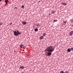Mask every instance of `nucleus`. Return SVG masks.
Masks as SVG:
<instances>
[{
  "instance_id": "nucleus-8",
  "label": "nucleus",
  "mask_w": 73,
  "mask_h": 73,
  "mask_svg": "<svg viewBox=\"0 0 73 73\" xmlns=\"http://www.w3.org/2000/svg\"><path fill=\"white\" fill-rule=\"evenodd\" d=\"M8 1L7 0H5V3H6V4H8Z\"/></svg>"
},
{
  "instance_id": "nucleus-13",
  "label": "nucleus",
  "mask_w": 73,
  "mask_h": 73,
  "mask_svg": "<svg viewBox=\"0 0 73 73\" xmlns=\"http://www.w3.org/2000/svg\"><path fill=\"white\" fill-rule=\"evenodd\" d=\"M70 49L72 51H73V48H71Z\"/></svg>"
},
{
  "instance_id": "nucleus-22",
  "label": "nucleus",
  "mask_w": 73,
  "mask_h": 73,
  "mask_svg": "<svg viewBox=\"0 0 73 73\" xmlns=\"http://www.w3.org/2000/svg\"><path fill=\"white\" fill-rule=\"evenodd\" d=\"M71 21L73 23V20H72Z\"/></svg>"
},
{
  "instance_id": "nucleus-16",
  "label": "nucleus",
  "mask_w": 73,
  "mask_h": 73,
  "mask_svg": "<svg viewBox=\"0 0 73 73\" xmlns=\"http://www.w3.org/2000/svg\"><path fill=\"white\" fill-rule=\"evenodd\" d=\"M37 27H39V26H40V25H39V24H37Z\"/></svg>"
},
{
  "instance_id": "nucleus-11",
  "label": "nucleus",
  "mask_w": 73,
  "mask_h": 73,
  "mask_svg": "<svg viewBox=\"0 0 73 73\" xmlns=\"http://www.w3.org/2000/svg\"><path fill=\"white\" fill-rule=\"evenodd\" d=\"M45 35H46V33H43V35L44 36H45Z\"/></svg>"
},
{
  "instance_id": "nucleus-10",
  "label": "nucleus",
  "mask_w": 73,
  "mask_h": 73,
  "mask_svg": "<svg viewBox=\"0 0 73 73\" xmlns=\"http://www.w3.org/2000/svg\"><path fill=\"white\" fill-rule=\"evenodd\" d=\"M44 38V37L43 36H41L40 37V39H43Z\"/></svg>"
},
{
  "instance_id": "nucleus-20",
  "label": "nucleus",
  "mask_w": 73,
  "mask_h": 73,
  "mask_svg": "<svg viewBox=\"0 0 73 73\" xmlns=\"http://www.w3.org/2000/svg\"><path fill=\"white\" fill-rule=\"evenodd\" d=\"M1 1H2V0H0V2H1Z\"/></svg>"
},
{
  "instance_id": "nucleus-25",
  "label": "nucleus",
  "mask_w": 73,
  "mask_h": 73,
  "mask_svg": "<svg viewBox=\"0 0 73 73\" xmlns=\"http://www.w3.org/2000/svg\"><path fill=\"white\" fill-rule=\"evenodd\" d=\"M41 0V1H42V0Z\"/></svg>"
},
{
  "instance_id": "nucleus-4",
  "label": "nucleus",
  "mask_w": 73,
  "mask_h": 73,
  "mask_svg": "<svg viewBox=\"0 0 73 73\" xmlns=\"http://www.w3.org/2000/svg\"><path fill=\"white\" fill-rule=\"evenodd\" d=\"M69 35L70 36H72V35H73V31H72L71 32H70V33Z\"/></svg>"
},
{
  "instance_id": "nucleus-15",
  "label": "nucleus",
  "mask_w": 73,
  "mask_h": 73,
  "mask_svg": "<svg viewBox=\"0 0 73 73\" xmlns=\"http://www.w3.org/2000/svg\"><path fill=\"white\" fill-rule=\"evenodd\" d=\"M54 22H57V20H54Z\"/></svg>"
},
{
  "instance_id": "nucleus-7",
  "label": "nucleus",
  "mask_w": 73,
  "mask_h": 73,
  "mask_svg": "<svg viewBox=\"0 0 73 73\" xmlns=\"http://www.w3.org/2000/svg\"><path fill=\"white\" fill-rule=\"evenodd\" d=\"M61 4H63V5H66V4H67V3H61Z\"/></svg>"
},
{
  "instance_id": "nucleus-1",
  "label": "nucleus",
  "mask_w": 73,
  "mask_h": 73,
  "mask_svg": "<svg viewBox=\"0 0 73 73\" xmlns=\"http://www.w3.org/2000/svg\"><path fill=\"white\" fill-rule=\"evenodd\" d=\"M53 46H50L46 48L47 51L48 52H46V53H47V55L48 56H50L51 54H52V52L54 50V49H53Z\"/></svg>"
},
{
  "instance_id": "nucleus-19",
  "label": "nucleus",
  "mask_w": 73,
  "mask_h": 73,
  "mask_svg": "<svg viewBox=\"0 0 73 73\" xmlns=\"http://www.w3.org/2000/svg\"><path fill=\"white\" fill-rule=\"evenodd\" d=\"M52 13L53 14V13H54V11H53L52 12Z\"/></svg>"
},
{
  "instance_id": "nucleus-9",
  "label": "nucleus",
  "mask_w": 73,
  "mask_h": 73,
  "mask_svg": "<svg viewBox=\"0 0 73 73\" xmlns=\"http://www.w3.org/2000/svg\"><path fill=\"white\" fill-rule=\"evenodd\" d=\"M21 68V69H24V67L23 66H21L20 69Z\"/></svg>"
},
{
  "instance_id": "nucleus-5",
  "label": "nucleus",
  "mask_w": 73,
  "mask_h": 73,
  "mask_svg": "<svg viewBox=\"0 0 73 73\" xmlns=\"http://www.w3.org/2000/svg\"><path fill=\"white\" fill-rule=\"evenodd\" d=\"M22 23L23 25H26V24H27V22L25 21H23V22H22Z\"/></svg>"
},
{
  "instance_id": "nucleus-17",
  "label": "nucleus",
  "mask_w": 73,
  "mask_h": 73,
  "mask_svg": "<svg viewBox=\"0 0 73 73\" xmlns=\"http://www.w3.org/2000/svg\"><path fill=\"white\" fill-rule=\"evenodd\" d=\"M60 73H64V71H61L60 72Z\"/></svg>"
},
{
  "instance_id": "nucleus-3",
  "label": "nucleus",
  "mask_w": 73,
  "mask_h": 73,
  "mask_svg": "<svg viewBox=\"0 0 73 73\" xmlns=\"http://www.w3.org/2000/svg\"><path fill=\"white\" fill-rule=\"evenodd\" d=\"M20 46L21 48H23L24 49H25V46L24 45L21 44L20 45Z\"/></svg>"
},
{
  "instance_id": "nucleus-21",
  "label": "nucleus",
  "mask_w": 73,
  "mask_h": 73,
  "mask_svg": "<svg viewBox=\"0 0 73 73\" xmlns=\"http://www.w3.org/2000/svg\"><path fill=\"white\" fill-rule=\"evenodd\" d=\"M12 23H11V25H12Z\"/></svg>"
},
{
  "instance_id": "nucleus-14",
  "label": "nucleus",
  "mask_w": 73,
  "mask_h": 73,
  "mask_svg": "<svg viewBox=\"0 0 73 73\" xmlns=\"http://www.w3.org/2000/svg\"><path fill=\"white\" fill-rule=\"evenodd\" d=\"M64 23V24H66V21H63Z\"/></svg>"
},
{
  "instance_id": "nucleus-6",
  "label": "nucleus",
  "mask_w": 73,
  "mask_h": 73,
  "mask_svg": "<svg viewBox=\"0 0 73 73\" xmlns=\"http://www.w3.org/2000/svg\"><path fill=\"white\" fill-rule=\"evenodd\" d=\"M67 51L69 52H70L71 51V50L70 48H68V49H67Z\"/></svg>"
},
{
  "instance_id": "nucleus-23",
  "label": "nucleus",
  "mask_w": 73,
  "mask_h": 73,
  "mask_svg": "<svg viewBox=\"0 0 73 73\" xmlns=\"http://www.w3.org/2000/svg\"><path fill=\"white\" fill-rule=\"evenodd\" d=\"M16 8V7H15V8Z\"/></svg>"
},
{
  "instance_id": "nucleus-12",
  "label": "nucleus",
  "mask_w": 73,
  "mask_h": 73,
  "mask_svg": "<svg viewBox=\"0 0 73 73\" xmlns=\"http://www.w3.org/2000/svg\"><path fill=\"white\" fill-rule=\"evenodd\" d=\"M35 31H36V32H37V31H38V29H35Z\"/></svg>"
},
{
  "instance_id": "nucleus-18",
  "label": "nucleus",
  "mask_w": 73,
  "mask_h": 73,
  "mask_svg": "<svg viewBox=\"0 0 73 73\" xmlns=\"http://www.w3.org/2000/svg\"><path fill=\"white\" fill-rule=\"evenodd\" d=\"M22 8H24V5H22Z\"/></svg>"
},
{
  "instance_id": "nucleus-2",
  "label": "nucleus",
  "mask_w": 73,
  "mask_h": 73,
  "mask_svg": "<svg viewBox=\"0 0 73 73\" xmlns=\"http://www.w3.org/2000/svg\"><path fill=\"white\" fill-rule=\"evenodd\" d=\"M21 32H19L18 31H17V32L16 31L14 32V35H15V36H17L18 35H21Z\"/></svg>"
},
{
  "instance_id": "nucleus-24",
  "label": "nucleus",
  "mask_w": 73,
  "mask_h": 73,
  "mask_svg": "<svg viewBox=\"0 0 73 73\" xmlns=\"http://www.w3.org/2000/svg\"><path fill=\"white\" fill-rule=\"evenodd\" d=\"M72 27H73V25H72Z\"/></svg>"
}]
</instances>
